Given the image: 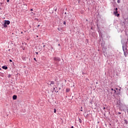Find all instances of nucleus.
Listing matches in <instances>:
<instances>
[{
  "mask_svg": "<svg viewBox=\"0 0 128 128\" xmlns=\"http://www.w3.org/2000/svg\"><path fill=\"white\" fill-rule=\"evenodd\" d=\"M48 86H50V84L48 83Z\"/></svg>",
  "mask_w": 128,
  "mask_h": 128,
  "instance_id": "obj_20",
  "label": "nucleus"
},
{
  "mask_svg": "<svg viewBox=\"0 0 128 128\" xmlns=\"http://www.w3.org/2000/svg\"><path fill=\"white\" fill-rule=\"evenodd\" d=\"M52 84H54V82L51 81L50 84V86H52Z\"/></svg>",
  "mask_w": 128,
  "mask_h": 128,
  "instance_id": "obj_6",
  "label": "nucleus"
},
{
  "mask_svg": "<svg viewBox=\"0 0 128 128\" xmlns=\"http://www.w3.org/2000/svg\"><path fill=\"white\" fill-rule=\"evenodd\" d=\"M71 128H74V126H72L71 127Z\"/></svg>",
  "mask_w": 128,
  "mask_h": 128,
  "instance_id": "obj_24",
  "label": "nucleus"
},
{
  "mask_svg": "<svg viewBox=\"0 0 128 128\" xmlns=\"http://www.w3.org/2000/svg\"><path fill=\"white\" fill-rule=\"evenodd\" d=\"M30 11H31V12H32V9H30Z\"/></svg>",
  "mask_w": 128,
  "mask_h": 128,
  "instance_id": "obj_23",
  "label": "nucleus"
},
{
  "mask_svg": "<svg viewBox=\"0 0 128 128\" xmlns=\"http://www.w3.org/2000/svg\"><path fill=\"white\" fill-rule=\"evenodd\" d=\"M4 28H6L8 26H6V24L8 25L10 24V20H5L4 21Z\"/></svg>",
  "mask_w": 128,
  "mask_h": 128,
  "instance_id": "obj_2",
  "label": "nucleus"
},
{
  "mask_svg": "<svg viewBox=\"0 0 128 128\" xmlns=\"http://www.w3.org/2000/svg\"><path fill=\"white\" fill-rule=\"evenodd\" d=\"M124 124H128V120H124Z\"/></svg>",
  "mask_w": 128,
  "mask_h": 128,
  "instance_id": "obj_8",
  "label": "nucleus"
},
{
  "mask_svg": "<svg viewBox=\"0 0 128 128\" xmlns=\"http://www.w3.org/2000/svg\"><path fill=\"white\" fill-rule=\"evenodd\" d=\"M123 51L124 56L126 58V56H128V49H126V48H125L124 47H123Z\"/></svg>",
  "mask_w": 128,
  "mask_h": 128,
  "instance_id": "obj_1",
  "label": "nucleus"
},
{
  "mask_svg": "<svg viewBox=\"0 0 128 128\" xmlns=\"http://www.w3.org/2000/svg\"><path fill=\"white\" fill-rule=\"evenodd\" d=\"M117 2H118V4H120V0H118Z\"/></svg>",
  "mask_w": 128,
  "mask_h": 128,
  "instance_id": "obj_12",
  "label": "nucleus"
},
{
  "mask_svg": "<svg viewBox=\"0 0 128 128\" xmlns=\"http://www.w3.org/2000/svg\"><path fill=\"white\" fill-rule=\"evenodd\" d=\"M114 94H116V90H114Z\"/></svg>",
  "mask_w": 128,
  "mask_h": 128,
  "instance_id": "obj_15",
  "label": "nucleus"
},
{
  "mask_svg": "<svg viewBox=\"0 0 128 128\" xmlns=\"http://www.w3.org/2000/svg\"><path fill=\"white\" fill-rule=\"evenodd\" d=\"M7 2H10V0H6Z\"/></svg>",
  "mask_w": 128,
  "mask_h": 128,
  "instance_id": "obj_18",
  "label": "nucleus"
},
{
  "mask_svg": "<svg viewBox=\"0 0 128 128\" xmlns=\"http://www.w3.org/2000/svg\"><path fill=\"white\" fill-rule=\"evenodd\" d=\"M54 113L56 112V108L54 109Z\"/></svg>",
  "mask_w": 128,
  "mask_h": 128,
  "instance_id": "obj_13",
  "label": "nucleus"
},
{
  "mask_svg": "<svg viewBox=\"0 0 128 128\" xmlns=\"http://www.w3.org/2000/svg\"><path fill=\"white\" fill-rule=\"evenodd\" d=\"M58 46H60V44H58Z\"/></svg>",
  "mask_w": 128,
  "mask_h": 128,
  "instance_id": "obj_29",
  "label": "nucleus"
},
{
  "mask_svg": "<svg viewBox=\"0 0 128 128\" xmlns=\"http://www.w3.org/2000/svg\"><path fill=\"white\" fill-rule=\"evenodd\" d=\"M39 26H40V25H38V28Z\"/></svg>",
  "mask_w": 128,
  "mask_h": 128,
  "instance_id": "obj_25",
  "label": "nucleus"
},
{
  "mask_svg": "<svg viewBox=\"0 0 128 128\" xmlns=\"http://www.w3.org/2000/svg\"><path fill=\"white\" fill-rule=\"evenodd\" d=\"M32 14H34V12H32Z\"/></svg>",
  "mask_w": 128,
  "mask_h": 128,
  "instance_id": "obj_28",
  "label": "nucleus"
},
{
  "mask_svg": "<svg viewBox=\"0 0 128 128\" xmlns=\"http://www.w3.org/2000/svg\"><path fill=\"white\" fill-rule=\"evenodd\" d=\"M118 16H118H120V14H117L116 16Z\"/></svg>",
  "mask_w": 128,
  "mask_h": 128,
  "instance_id": "obj_10",
  "label": "nucleus"
},
{
  "mask_svg": "<svg viewBox=\"0 0 128 128\" xmlns=\"http://www.w3.org/2000/svg\"><path fill=\"white\" fill-rule=\"evenodd\" d=\"M104 108H106L104 107Z\"/></svg>",
  "mask_w": 128,
  "mask_h": 128,
  "instance_id": "obj_27",
  "label": "nucleus"
},
{
  "mask_svg": "<svg viewBox=\"0 0 128 128\" xmlns=\"http://www.w3.org/2000/svg\"><path fill=\"white\" fill-rule=\"evenodd\" d=\"M66 92H70V88H66Z\"/></svg>",
  "mask_w": 128,
  "mask_h": 128,
  "instance_id": "obj_9",
  "label": "nucleus"
},
{
  "mask_svg": "<svg viewBox=\"0 0 128 128\" xmlns=\"http://www.w3.org/2000/svg\"><path fill=\"white\" fill-rule=\"evenodd\" d=\"M118 114H120L121 113L120 112H118Z\"/></svg>",
  "mask_w": 128,
  "mask_h": 128,
  "instance_id": "obj_26",
  "label": "nucleus"
},
{
  "mask_svg": "<svg viewBox=\"0 0 128 128\" xmlns=\"http://www.w3.org/2000/svg\"><path fill=\"white\" fill-rule=\"evenodd\" d=\"M114 10L115 11L114 12V14L116 16V14L118 12V8L114 9Z\"/></svg>",
  "mask_w": 128,
  "mask_h": 128,
  "instance_id": "obj_4",
  "label": "nucleus"
},
{
  "mask_svg": "<svg viewBox=\"0 0 128 128\" xmlns=\"http://www.w3.org/2000/svg\"><path fill=\"white\" fill-rule=\"evenodd\" d=\"M18 98V96L16 95H14L12 96V99L13 100H16Z\"/></svg>",
  "mask_w": 128,
  "mask_h": 128,
  "instance_id": "obj_5",
  "label": "nucleus"
},
{
  "mask_svg": "<svg viewBox=\"0 0 128 128\" xmlns=\"http://www.w3.org/2000/svg\"><path fill=\"white\" fill-rule=\"evenodd\" d=\"M2 68L4 70H6L8 68V66H2Z\"/></svg>",
  "mask_w": 128,
  "mask_h": 128,
  "instance_id": "obj_7",
  "label": "nucleus"
},
{
  "mask_svg": "<svg viewBox=\"0 0 128 128\" xmlns=\"http://www.w3.org/2000/svg\"><path fill=\"white\" fill-rule=\"evenodd\" d=\"M36 54H38V52H36Z\"/></svg>",
  "mask_w": 128,
  "mask_h": 128,
  "instance_id": "obj_19",
  "label": "nucleus"
},
{
  "mask_svg": "<svg viewBox=\"0 0 128 128\" xmlns=\"http://www.w3.org/2000/svg\"><path fill=\"white\" fill-rule=\"evenodd\" d=\"M34 60H35L36 61V58H34Z\"/></svg>",
  "mask_w": 128,
  "mask_h": 128,
  "instance_id": "obj_22",
  "label": "nucleus"
},
{
  "mask_svg": "<svg viewBox=\"0 0 128 128\" xmlns=\"http://www.w3.org/2000/svg\"><path fill=\"white\" fill-rule=\"evenodd\" d=\"M53 60L54 62H60V58L58 57H54Z\"/></svg>",
  "mask_w": 128,
  "mask_h": 128,
  "instance_id": "obj_3",
  "label": "nucleus"
},
{
  "mask_svg": "<svg viewBox=\"0 0 128 128\" xmlns=\"http://www.w3.org/2000/svg\"><path fill=\"white\" fill-rule=\"evenodd\" d=\"M53 92H56V88H53Z\"/></svg>",
  "mask_w": 128,
  "mask_h": 128,
  "instance_id": "obj_11",
  "label": "nucleus"
},
{
  "mask_svg": "<svg viewBox=\"0 0 128 128\" xmlns=\"http://www.w3.org/2000/svg\"><path fill=\"white\" fill-rule=\"evenodd\" d=\"M79 122H80L82 123V120L79 119Z\"/></svg>",
  "mask_w": 128,
  "mask_h": 128,
  "instance_id": "obj_14",
  "label": "nucleus"
},
{
  "mask_svg": "<svg viewBox=\"0 0 128 128\" xmlns=\"http://www.w3.org/2000/svg\"><path fill=\"white\" fill-rule=\"evenodd\" d=\"M111 90H114V88H111Z\"/></svg>",
  "mask_w": 128,
  "mask_h": 128,
  "instance_id": "obj_21",
  "label": "nucleus"
},
{
  "mask_svg": "<svg viewBox=\"0 0 128 128\" xmlns=\"http://www.w3.org/2000/svg\"><path fill=\"white\" fill-rule=\"evenodd\" d=\"M64 24H66V21L64 22Z\"/></svg>",
  "mask_w": 128,
  "mask_h": 128,
  "instance_id": "obj_17",
  "label": "nucleus"
},
{
  "mask_svg": "<svg viewBox=\"0 0 128 128\" xmlns=\"http://www.w3.org/2000/svg\"><path fill=\"white\" fill-rule=\"evenodd\" d=\"M10 62H12V60H10Z\"/></svg>",
  "mask_w": 128,
  "mask_h": 128,
  "instance_id": "obj_16",
  "label": "nucleus"
}]
</instances>
